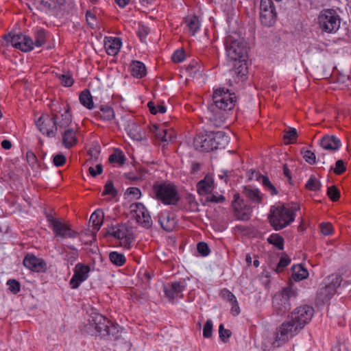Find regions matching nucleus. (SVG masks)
Listing matches in <instances>:
<instances>
[{
    "label": "nucleus",
    "instance_id": "nucleus-1",
    "mask_svg": "<svg viewBox=\"0 0 351 351\" xmlns=\"http://www.w3.org/2000/svg\"><path fill=\"white\" fill-rule=\"evenodd\" d=\"M235 102V94L230 93L228 89L219 88L215 90L213 102L208 106L206 117L210 126L221 127L226 119L225 112L233 109Z\"/></svg>",
    "mask_w": 351,
    "mask_h": 351
},
{
    "label": "nucleus",
    "instance_id": "nucleus-2",
    "mask_svg": "<svg viewBox=\"0 0 351 351\" xmlns=\"http://www.w3.org/2000/svg\"><path fill=\"white\" fill-rule=\"evenodd\" d=\"M86 332L99 336L101 339L116 341L114 346L121 344L123 328L116 322L99 313H92L88 323L85 326Z\"/></svg>",
    "mask_w": 351,
    "mask_h": 351
},
{
    "label": "nucleus",
    "instance_id": "nucleus-3",
    "mask_svg": "<svg viewBox=\"0 0 351 351\" xmlns=\"http://www.w3.org/2000/svg\"><path fill=\"white\" fill-rule=\"evenodd\" d=\"M66 108L59 112L42 114L36 121V125L38 130L48 137H53L59 131L62 136V143L66 147Z\"/></svg>",
    "mask_w": 351,
    "mask_h": 351
},
{
    "label": "nucleus",
    "instance_id": "nucleus-4",
    "mask_svg": "<svg viewBox=\"0 0 351 351\" xmlns=\"http://www.w3.org/2000/svg\"><path fill=\"white\" fill-rule=\"evenodd\" d=\"M298 210L300 206L296 204L291 207L285 204L271 206L268 215L269 222L275 230H280L294 221L295 212Z\"/></svg>",
    "mask_w": 351,
    "mask_h": 351
},
{
    "label": "nucleus",
    "instance_id": "nucleus-5",
    "mask_svg": "<svg viewBox=\"0 0 351 351\" xmlns=\"http://www.w3.org/2000/svg\"><path fill=\"white\" fill-rule=\"evenodd\" d=\"M151 195L165 205L175 206L180 199L176 186L165 181L155 182L152 188Z\"/></svg>",
    "mask_w": 351,
    "mask_h": 351
},
{
    "label": "nucleus",
    "instance_id": "nucleus-6",
    "mask_svg": "<svg viewBox=\"0 0 351 351\" xmlns=\"http://www.w3.org/2000/svg\"><path fill=\"white\" fill-rule=\"evenodd\" d=\"M297 289L292 286L283 288L275 293L272 299L274 312L277 315H284L291 309V300L297 297Z\"/></svg>",
    "mask_w": 351,
    "mask_h": 351
},
{
    "label": "nucleus",
    "instance_id": "nucleus-7",
    "mask_svg": "<svg viewBox=\"0 0 351 351\" xmlns=\"http://www.w3.org/2000/svg\"><path fill=\"white\" fill-rule=\"evenodd\" d=\"M225 47L228 56L234 60H245L247 55V47L243 38L237 34L228 35L225 39Z\"/></svg>",
    "mask_w": 351,
    "mask_h": 351
},
{
    "label": "nucleus",
    "instance_id": "nucleus-8",
    "mask_svg": "<svg viewBox=\"0 0 351 351\" xmlns=\"http://www.w3.org/2000/svg\"><path fill=\"white\" fill-rule=\"evenodd\" d=\"M318 23L322 31L326 33H334L340 27L341 19L335 10L326 9L319 13Z\"/></svg>",
    "mask_w": 351,
    "mask_h": 351
},
{
    "label": "nucleus",
    "instance_id": "nucleus-9",
    "mask_svg": "<svg viewBox=\"0 0 351 351\" xmlns=\"http://www.w3.org/2000/svg\"><path fill=\"white\" fill-rule=\"evenodd\" d=\"M276 20L277 12L272 0H261L260 21L261 24L266 27H270L274 25Z\"/></svg>",
    "mask_w": 351,
    "mask_h": 351
},
{
    "label": "nucleus",
    "instance_id": "nucleus-10",
    "mask_svg": "<svg viewBox=\"0 0 351 351\" xmlns=\"http://www.w3.org/2000/svg\"><path fill=\"white\" fill-rule=\"evenodd\" d=\"M6 45L10 44L12 47L21 50L23 52H28L34 49V41L32 39L22 34L12 36L10 34L3 36Z\"/></svg>",
    "mask_w": 351,
    "mask_h": 351
},
{
    "label": "nucleus",
    "instance_id": "nucleus-11",
    "mask_svg": "<svg viewBox=\"0 0 351 351\" xmlns=\"http://www.w3.org/2000/svg\"><path fill=\"white\" fill-rule=\"evenodd\" d=\"M130 213L138 223L144 228H149L152 225V220L145 206L140 202L133 203L130 206Z\"/></svg>",
    "mask_w": 351,
    "mask_h": 351
},
{
    "label": "nucleus",
    "instance_id": "nucleus-12",
    "mask_svg": "<svg viewBox=\"0 0 351 351\" xmlns=\"http://www.w3.org/2000/svg\"><path fill=\"white\" fill-rule=\"evenodd\" d=\"M90 268L88 265L79 263L75 265L73 269V276L70 280L69 285L72 289H77L86 280L89 276Z\"/></svg>",
    "mask_w": 351,
    "mask_h": 351
},
{
    "label": "nucleus",
    "instance_id": "nucleus-13",
    "mask_svg": "<svg viewBox=\"0 0 351 351\" xmlns=\"http://www.w3.org/2000/svg\"><path fill=\"white\" fill-rule=\"evenodd\" d=\"M186 287V283L185 280H182L164 285L163 291L169 300H173L176 298H182L183 297L182 293Z\"/></svg>",
    "mask_w": 351,
    "mask_h": 351
},
{
    "label": "nucleus",
    "instance_id": "nucleus-14",
    "mask_svg": "<svg viewBox=\"0 0 351 351\" xmlns=\"http://www.w3.org/2000/svg\"><path fill=\"white\" fill-rule=\"evenodd\" d=\"M232 207L234 210V217L237 219L247 221L250 219L252 208L250 206L244 205L243 202L240 199L239 194H235L234 195Z\"/></svg>",
    "mask_w": 351,
    "mask_h": 351
},
{
    "label": "nucleus",
    "instance_id": "nucleus-15",
    "mask_svg": "<svg viewBox=\"0 0 351 351\" xmlns=\"http://www.w3.org/2000/svg\"><path fill=\"white\" fill-rule=\"evenodd\" d=\"M314 310L311 306L302 305L294 310L291 313V318L303 328L305 324L311 319Z\"/></svg>",
    "mask_w": 351,
    "mask_h": 351
},
{
    "label": "nucleus",
    "instance_id": "nucleus-16",
    "mask_svg": "<svg viewBox=\"0 0 351 351\" xmlns=\"http://www.w3.org/2000/svg\"><path fill=\"white\" fill-rule=\"evenodd\" d=\"M108 234L115 239L121 240V245L129 248L131 243L132 236L129 230L125 224H118L109 229Z\"/></svg>",
    "mask_w": 351,
    "mask_h": 351
},
{
    "label": "nucleus",
    "instance_id": "nucleus-17",
    "mask_svg": "<svg viewBox=\"0 0 351 351\" xmlns=\"http://www.w3.org/2000/svg\"><path fill=\"white\" fill-rule=\"evenodd\" d=\"M302 328V326H298V324L291 317L290 320L285 322L280 325L277 338L280 335L279 340L286 341L289 337H293L298 330Z\"/></svg>",
    "mask_w": 351,
    "mask_h": 351
},
{
    "label": "nucleus",
    "instance_id": "nucleus-18",
    "mask_svg": "<svg viewBox=\"0 0 351 351\" xmlns=\"http://www.w3.org/2000/svg\"><path fill=\"white\" fill-rule=\"evenodd\" d=\"M23 263L25 267L37 273L45 272L47 268L46 262L34 254H27Z\"/></svg>",
    "mask_w": 351,
    "mask_h": 351
},
{
    "label": "nucleus",
    "instance_id": "nucleus-19",
    "mask_svg": "<svg viewBox=\"0 0 351 351\" xmlns=\"http://www.w3.org/2000/svg\"><path fill=\"white\" fill-rule=\"evenodd\" d=\"M193 144L195 149L200 152H209L214 150L210 132L197 135Z\"/></svg>",
    "mask_w": 351,
    "mask_h": 351
},
{
    "label": "nucleus",
    "instance_id": "nucleus-20",
    "mask_svg": "<svg viewBox=\"0 0 351 351\" xmlns=\"http://www.w3.org/2000/svg\"><path fill=\"white\" fill-rule=\"evenodd\" d=\"M47 219L49 227L53 230L56 238L64 239L66 236V223L51 215H47Z\"/></svg>",
    "mask_w": 351,
    "mask_h": 351
},
{
    "label": "nucleus",
    "instance_id": "nucleus-21",
    "mask_svg": "<svg viewBox=\"0 0 351 351\" xmlns=\"http://www.w3.org/2000/svg\"><path fill=\"white\" fill-rule=\"evenodd\" d=\"M243 194L249 201L254 204H261L264 197V195L258 189L253 188L250 186H244Z\"/></svg>",
    "mask_w": 351,
    "mask_h": 351
},
{
    "label": "nucleus",
    "instance_id": "nucleus-22",
    "mask_svg": "<svg viewBox=\"0 0 351 351\" xmlns=\"http://www.w3.org/2000/svg\"><path fill=\"white\" fill-rule=\"evenodd\" d=\"M213 149H224L228 144L229 138L223 131L210 132Z\"/></svg>",
    "mask_w": 351,
    "mask_h": 351
},
{
    "label": "nucleus",
    "instance_id": "nucleus-23",
    "mask_svg": "<svg viewBox=\"0 0 351 351\" xmlns=\"http://www.w3.org/2000/svg\"><path fill=\"white\" fill-rule=\"evenodd\" d=\"M106 38L104 47L107 53L110 56H116L119 53L122 45L121 38L117 37H106Z\"/></svg>",
    "mask_w": 351,
    "mask_h": 351
},
{
    "label": "nucleus",
    "instance_id": "nucleus-24",
    "mask_svg": "<svg viewBox=\"0 0 351 351\" xmlns=\"http://www.w3.org/2000/svg\"><path fill=\"white\" fill-rule=\"evenodd\" d=\"M335 293L334 287L327 286L325 283L324 286L320 287L317 291V301L319 304H325L328 302Z\"/></svg>",
    "mask_w": 351,
    "mask_h": 351
},
{
    "label": "nucleus",
    "instance_id": "nucleus-25",
    "mask_svg": "<svg viewBox=\"0 0 351 351\" xmlns=\"http://www.w3.org/2000/svg\"><path fill=\"white\" fill-rule=\"evenodd\" d=\"M196 186L199 195L207 196L214 189V181L211 178L206 176L203 180L197 183Z\"/></svg>",
    "mask_w": 351,
    "mask_h": 351
},
{
    "label": "nucleus",
    "instance_id": "nucleus-26",
    "mask_svg": "<svg viewBox=\"0 0 351 351\" xmlns=\"http://www.w3.org/2000/svg\"><path fill=\"white\" fill-rule=\"evenodd\" d=\"M321 147L326 150L336 151L341 146L340 140L335 136H324L320 141Z\"/></svg>",
    "mask_w": 351,
    "mask_h": 351
},
{
    "label": "nucleus",
    "instance_id": "nucleus-27",
    "mask_svg": "<svg viewBox=\"0 0 351 351\" xmlns=\"http://www.w3.org/2000/svg\"><path fill=\"white\" fill-rule=\"evenodd\" d=\"M254 174H255L256 180L263 184L265 189L268 191L271 195L274 196L278 194V191L271 182L267 176L261 175L255 171L252 172V175L254 176Z\"/></svg>",
    "mask_w": 351,
    "mask_h": 351
},
{
    "label": "nucleus",
    "instance_id": "nucleus-28",
    "mask_svg": "<svg viewBox=\"0 0 351 351\" xmlns=\"http://www.w3.org/2000/svg\"><path fill=\"white\" fill-rule=\"evenodd\" d=\"M125 130L128 134L134 140L139 141L143 138L140 126L133 121L129 120L127 121Z\"/></svg>",
    "mask_w": 351,
    "mask_h": 351
},
{
    "label": "nucleus",
    "instance_id": "nucleus-29",
    "mask_svg": "<svg viewBox=\"0 0 351 351\" xmlns=\"http://www.w3.org/2000/svg\"><path fill=\"white\" fill-rule=\"evenodd\" d=\"M131 75L141 79L146 75L147 70L145 64L140 61L133 60L130 65Z\"/></svg>",
    "mask_w": 351,
    "mask_h": 351
},
{
    "label": "nucleus",
    "instance_id": "nucleus-30",
    "mask_svg": "<svg viewBox=\"0 0 351 351\" xmlns=\"http://www.w3.org/2000/svg\"><path fill=\"white\" fill-rule=\"evenodd\" d=\"M184 23L191 36H194L199 31L201 25L199 18L195 15L187 16Z\"/></svg>",
    "mask_w": 351,
    "mask_h": 351
},
{
    "label": "nucleus",
    "instance_id": "nucleus-31",
    "mask_svg": "<svg viewBox=\"0 0 351 351\" xmlns=\"http://www.w3.org/2000/svg\"><path fill=\"white\" fill-rule=\"evenodd\" d=\"M158 221L161 227L166 231L173 230L176 222L173 217L169 213H162L159 216Z\"/></svg>",
    "mask_w": 351,
    "mask_h": 351
},
{
    "label": "nucleus",
    "instance_id": "nucleus-32",
    "mask_svg": "<svg viewBox=\"0 0 351 351\" xmlns=\"http://www.w3.org/2000/svg\"><path fill=\"white\" fill-rule=\"evenodd\" d=\"M80 132L67 123V149L76 145L79 141Z\"/></svg>",
    "mask_w": 351,
    "mask_h": 351
},
{
    "label": "nucleus",
    "instance_id": "nucleus-33",
    "mask_svg": "<svg viewBox=\"0 0 351 351\" xmlns=\"http://www.w3.org/2000/svg\"><path fill=\"white\" fill-rule=\"evenodd\" d=\"M156 137L162 141L168 142L172 140L171 134L164 127L154 125L152 129Z\"/></svg>",
    "mask_w": 351,
    "mask_h": 351
},
{
    "label": "nucleus",
    "instance_id": "nucleus-34",
    "mask_svg": "<svg viewBox=\"0 0 351 351\" xmlns=\"http://www.w3.org/2000/svg\"><path fill=\"white\" fill-rule=\"evenodd\" d=\"M95 116L104 121H110L114 117V110L108 106H101Z\"/></svg>",
    "mask_w": 351,
    "mask_h": 351
},
{
    "label": "nucleus",
    "instance_id": "nucleus-35",
    "mask_svg": "<svg viewBox=\"0 0 351 351\" xmlns=\"http://www.w3.org/2000/svg\"><path fill=\"white\" fill-rule=\"evenodd\" d=\"M292 278L295 281H300L306 278L308 276V272L301 265H295L291 267Z\"/></svg>",
    "mask_w": 351,
    "mask_h": 351
},
{
    "label": "nucleus",
    "instance_id": "nucleus-36",
    "mask_svg": "<svg viewBox=\"0 0 351 351\" xmlns=\"http://www.w3.org/2000/svg\"><path fill=\"white\" fill-rule=\"evenodd\" d=\"M103 213L100 210L95 211L90 217L89 223H92L93 229L98 231L103 223Z\"/></svg>",
    "mask_w": 351,
    "mask_h": 351
},
{
    "label": "nucleus",
    "instance_id": "nucleus-37",
    "mask_svg": "<svg viewBox=\"0 0 351 351\" xmlns=\"http://www.w3.org/2000/svg\"><path fill=\"white\" fill-rule=\"evenodd\" d=\"M126 158L123 152L119 149H114V152L110 155L108 161L111 164H118L122 166L125 162Z\"/></svg>",
    "mask_w": 351,
    "mask_h": 351
},
{
    "label": "nucleus",
    "instance_id": "nucleus-38",
    "mask_svg": "<svg viewBox=\"0 0 351 351\" xmlns=\"http://www.w3.org/2000/svg\"><path fill=\"white\" fill-rule=\"evenodd\" d=\"M47 32L43 28L37 29L34 32V46L40 47L43 46L47 40Z\"/></svg>",
    "mask_w": 351,
    "mask_h": 351
},
{
    "label": "nucleus",
    "instance_id": "nucleus-39",
    "mask_svg": "<svg viewBox=\"0 0 351 351\" xmlns=\"http://www.w3.org/2000/svg\"><path fill=\"white\" fill-rule=\"evenodd\" d=\"M80 103L88 109H92L94 107L93 97L88 90H83L80 95Z\"/></svg>",
    "mask_w": 351,
    "mask_h": 351
},
{
    "label": "nucleus",
    "instance_id": "nucleus-40",
    "mask_svg": "<svg viewBox=\"0 0 351 351\" xmlns=\"http://www.w3.org/2000/svg\"><path fill=\"white\" fill-rule=\"evenodd\" d=\"M109 259L112 264L117 267L123 265L126 262V258L124 254L115 251L111 252L109 254Z\"/></svg>",
    "mask_w": 351,
    "mask_h": 351
},
{
    "label": "nucleus",
    "instance_id": "nucleus-41",
    "mask_svg": "<svg viewBox=\"0 0 351 351\" xmlns=\"http://www.w3.org/2000/svg\"><path fill=\"white\" fill-rule=\"evenodd\" d=\"M267 240L269 244L274 245L278 250H282L284 249V239L279 234L273 233Z\"/></svg>",
    "mask_w": 351,
    "mask_h": 351
},
{
    "label": "nucleus",
    "instance_id": "nucleus-42",
    "mask_svg": "<svg viewBox=\"0 0 351 351\" xmlns=\"http://www.w3.org/2000/svg\"><path fill=\"white\" fill-rule=\"evenodd\" d=\"M233 75H237L238 77L243 79L246 76L247 73V69L246 66V64L242 62V61L239 60V62L235 64L234 68L232 70Z\"/></svg>",
    "mask_w": 351,
    "mask_h": 351
},
{
    "label": "nucleus",
    "instance_id": "nucleus-43",
    "mask_svg": "<svg viewBox=\"0 0 351 351\" xmlns=\"http://www.w3.org/2000/svg\"><path fill=\"white\" fill-rule=\"evenodd\" d=\"M88 155L90 158L86 161L84 165L89 166V165H93L94 162L97 161L100 154V148L99 146H94L90 147L88 151Z\"/></svg>",
    "mask_w": 351,
    "mask_h": 351
},
{
    "label": "nucleus",
    "instance_id": "nucleus-44",
    "mask_svg": "<svg viewBox=\"0 0 351 351\" xmlns=\"http://www.w3.org/2000/svg\"><path fill=\"white\" fill-rule=\"evenodd\" d=\"M201 65L196 60H192L186 66V70L191 77H195L197 74H199L201 72Z\"/></svg>",
    "mask_w": 351,
    "mask_h": 351
},
{
    "label": "nucleus",
    "instance_id": "nucleus-45",
    "mask_svg": "<svg viewBox=\"0 0 351 351\" xmlns=\"http://www.w3.org/2000/svg\"><path fill=\"white\" fill-rule=\"evenodd\" d=\"M78 257L79 253L77 248L67 243V262L73 265L77 260Z\"/></svg>",
    "mask_w": 351,
    "mask_h": 351
},
{
    "label": "nucleus",
    "instance_id": "nucleus-46",
    "mask_svg": "<svg viewBox=\"0 0 351 351\" xmlns=\"http://www.w3.org/2000/svg\"><path fill=\"white\" fill-rule=\"evenodd\" d=\"M104 195H111L115 197L117 195V191L114 187L113 182L110 180H108L104 186V191L101 194Z\"/></svg>",
    "mask_w": 351,
    "mask_h": 351
},
{
    "label": "nucleus",
    "instance_id": "nucleus-47",
    "mask_svg": "<svg viewBox=\"0 0 351 351\" xmlns=\"http://www.w3.org/2000/svg\"><path fill=\"white\" fill-rule=\"evenodd\" d=\"M298 136L297 130L295 128H290L287 131H285L284 135V141L286 144L293 143L296 141Z\"/></svg>",
    "mask_w": 351,
    "mask_h": 351
},
{
    "label": "nucleus",
    "instance_id": "nucleus-48",
    "mask_svg": "<svg viewBox=\"0 0 351 351\" xmlns=\"http://www.w3.org/2000/svg\"><path fill=\"white\" fill-rule=\"evenodd\" d=\"M226 198L222 195L219 194H214L209 193L207 196L205 197V202L206 203H214V204H219V203H223L225 202Z\"/></svg>",
    "mask_w": 351,
    "mask_h": 351
},
{
    "label": "nucleus",
    "instance_id": "nucleus-49",
    "mask_svg": "<svg viewBox=\"0 0 351 351\" xmlns=\"http://www.w3.org/2000/svg\"><path fill=\"white\" fill-rule=\"evenodd\" d=\"M232 335V332L229 329L224 328V326L223 324H221L219 326V336L220 339L223 343H227L229 341V338Z\"/></svg>",
    "mask_w": 351,
    "mask_h": 351
},
{
    "label": "nucleus",
    "instance_id": "nucleus-50",
    "mask_svg": "<svg viewBox=\"0 0 351 351\" xmlns=\"http://www.w3.org/2000/svg\"><path fill=\"white\" fill-rule=\"evenodd\" d=\"M147 107L150 112L153 114H156L158 112L163 114L166 112V107L163 104H158L155 106L154 102L149 101Z\"/></svg>",
    "mask_w": 351,
    "mask_h": 351
},
{
    "label": "nucleus",
    "instance_id": "nucleus-51",
    "mask_svg": "<svg viewBox=\"0 0 351 351\" xmlns=\"http://www.w3.org/2000/svg\"><path fill=\"white\" fill-rule=\"evenodd\" d=\"M321 184L315 176H311L306 184V188L312 191H317L320 189Z\"/></svg>",
    "mask_w": 351,
    "mask_h": 351
},
{
    "label": "nucleus",
    "instance_id": "nucleus-52",
    "mask_svg": "<svg viewBox=\"0 0 351 351\" xmlns=\"http://www.w3.org/2000/svg\"><path fill=\"white\" fill-rule=\"evenodd\" d=\"M301 154H303V158L305 161L310 165H313L316 162L315 154L311 150H306L305 148L301 149Z\"/></svg>",
    "mask_w": 351,
    "mask_h": 351
},
{
    "label": "nucleus",
    "instance_id": "nucleus-53",
    "mask_svg": "<svg viewBox=\"0 0 351 351\" xmlns=\"http://www.w3.org/2000/svg\"><path fill=\"white\" fill-rule=\"evenodd\" d=\"M7 285L8 286V289L13 294H17L21 291V284L20 282L15 279H9L7 281Z\"/></svg>",
    "mask_w": 351,
    "mask_h": 351
},
{
    "label": "nucleus",
    "instance_id": "nucleus-54",
    "mask_svg": "<svg viewBox=\"0 0 351 351\" xmlns=\"http://www.w3.org/2000/svg\"><path fill=\"white\" fill-rule=\"evenodd\" d=\"M328 282H325L327 286L334 287V291L336 292L337 288L341 285L342 278L341 276H331L328 279Z\"/></svg>",
    "mask_w": 351,
    "mask_h": 351
},
{
    "label": "nucleus",
    "instance_id": "nucleus-55",
    "mask_svg": "<svg viewBox=\"0 0 351 351\" xmlns=\"http://www.w3.org/2000/svg\"><path fill=\"white\" fill-rule=\"evenodd\" d=\"M86 19L87 23L90 27L94 29L97 26V19L96 14L90 10H87L86 12Z\"/></svg>",
    "mask_w": 351,
    "mask_h": 351
},
{
    "label": "nucleus",
    "instance_id": "nucleus-56",
    "mask_svg": "<svg viewBox=\"0 0 351 351\" xmlns=\"http://www.w3.org/2000/svg\"><path fill=\"white\" fill-rule=\"evenodd\" d=\"M327 195L332 202H337L340 197V192L335 186L328 188Z\"/></svg>",
    "mask_w": 351,
    "mask_h": 351
},
{
    "label": "nucleus",
    "instance_id": "nucleus-57",
    "mask_svg": "<svg viewBox=\"0 0 351 351\" xmlns=\"http://www.w3.org/2000/svg\"><path fill=\"white\" fill-rule=\"evenodd\" d=\"M213 322L210 319H208L203 328V336L205 338H210L213 335Z\"/></svg>",
    "mask_w": 351,
    "mask_h": 351
},
{
    "label": "nucleus",
    "instance_id": "nucleus-58",
    "mask_svg": "<svg viewBox=\"0 0 351 351\" xmlns=\"http://www.w3.org/2000/svg\"><path fill=\"white\" fill-rule=\"evenodd\" d=\"M88 167V173L89 174L93 177L95 178L97 176L100 175L103 172V166L101 163H99L96 165L95 167H93V165H89Z\"/></svg>",
    "mask_w": 351,
    "mask_h": 351
},
{
    "label": "nucleus",
    "instance_id": "nucleus-59",
    "mask_svg": "<svg viewBox=\"0 0 351 351\" xmlns=\"http://www.w3.org/2000/svg\"><path fill=\"white\" fill-rule=\"evenodd\" d=\"M290 263L291 258L286 254H283L280 257L279 263H278L277 270H282L285 267L289 265Z\"/></svg>",
    "mask_w": 351,
    "mask_h": 351
},
{
    "label": "nucleus",
    "instance_id": "nucleus-60",
    "mask_svg": "<svg viewBox=\"0 0 351 351\" xmlns=\"http://www.w3.org/2000/svg\"><path fill=\"white\" fill-rule=\"evenodd\" d=\"M197 252L203 256H206L210 253L208 244L205 242H199L197 245Z\"/></svg>",
    "mask_w": 351,
    "mask_h": 351
},
{
    "label": "nucleus",
    "instance_id": "nucleus-61",
    "mask_svg": "<svg viewBox=\"0 0 351 351\" xmlns=\"http://www.w3.org/2000/svg\"><path fill=\"white\" fill-rule=\"evenodd\" d=\"M334 173L337 175H341L346 171V167L344 162L342 160H338L335 163V167L334 168Z\"/></svg>",
    "mask_w": 351,
    "mask_h": 351
},
{
    "label": "nucleus",
    "instance_id": "nucleus-62",
    "mask_svg": "<svg viewBox=\"0 0 351 351\" xmlns=\"http://www.w3.org/2000/svg\"><path fill=\"white\" fill-rule=\"evenodd\" d=\"M66 162V157L62 154H57L53 157V163L56 167H61Z\"/></svg>",
    "mask_w": 351,
    "mask_h": 351
},
{
    "label": "nucleus",
    "instance_id": "nucleus-63",
    "mask_svg": "<svg viewBox=\"0 0 351 351\" xmlns=\"http://www.w3.org/2000/svg\"><path fill=\"white\" fill-rule=\"evenodd\" d=\"M185 58V53L184 51L176 50L172 56V60L174 62H181Z\"/></svg>",
    "mask_w": 351,
    "mask_h": 351
},
{
    "label": "nucleus",
    "instance_id": "nucleus-64",
    "mask_svg": "<svg viewBox=\"0 0 351 351\" xmlns=\"http://www.w3.org/2000/svg\"><path fill=\"white\" fill-rule=\"evenodd\" d=\"M26 159L30 166L34 167L37 163V157L32 151L27 152Z\"/></svg>",
    "mask_w": 351,
    "mask_h": 351
}]
</instances>
